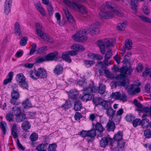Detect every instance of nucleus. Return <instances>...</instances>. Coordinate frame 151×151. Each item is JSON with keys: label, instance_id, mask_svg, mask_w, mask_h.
I'll use <instances>...</instances> for the list:
<instances>
[{"label": "nucleus", "instance_id": "nucleus-1", "mask_svg": "<svg viewBox=\"0 0 151 151\" xmlns=\"http://www.w3.org/2000/svg\"><path fill=\"white\" fill-rule=\"evenodd\" d=\"M119 72L122 73L117 75L115 79L116 80L119 81L118 84L120 86H124L126 89L129 86V82L125 75H130L132 72V69L130 67L128 68L124 66L120 69Z\"/></svg>", "mask_w": 151, "mask_h": 151}, {"label": "nucleus", "instance_id": "nucleus-2", "mask_svg": "<svg viewBox=\"0 0 151 151\" xmlns=\"http://www.w3.org/2000/svg\"><path fill=\"white\" fill-rule=\"evenodd\" d=\"M36 32L37 35L45 41H46L51 43L54 42L53 39L50 37L47 34L44 33L42 31L43 27L39 23L35 24Z\"/></svg>", "mask_w": 151, "mask_h": 151}, {"label": "nucleus", "instance_id": "nucleus-3", "mask_svg": "<svg viewBox=\"0 0 151 151\" xmlns=\"http://www.w3.org/2000/svg\"><path fill=\"white\" fill-rule=\"evenodd\" d=\"M63 2L65 5L75 10L78 9L79 12L83 15H86L87 13L86 8L80 4L69 0H63Z\"/></svg>", "mask_w": 151, "mask_h": 151}, {"label": "nucleus", "instance_id": "nucleus-4", "mask_svg": "<svg viewBox=\"0 0 151 151\" xmlns=\"http://www.w3.org/2000/svg\"><path fill=\"white\" fill-rule=\"evenodd\" d=\"M89 33V31L86 29L79 31L73 36V40L78 42H83L86 41L87 39V37L85 36L86 34Z\"/></svg>", "mask_w": 151, "mask_h": 151}, {"label": "nucleus", "instance_id": "nucleus-5", "mask_svg": "<svg viewBox=\"0 0 151 151\" xmlns=\"http://www.w3.org/2000/svg\"><path fill=\"white\" fill-rule=\"evenodd\" d=\"M97 91V87L94 86H93L91 87H89L87 89L84 88V90H83L84 95L81 97V99L84 101H89L91 100L92 98V96L90 95V94L92 92H96Z\"/></svg>", "mask_w": 151, "mask_h": 151}, {"label": "nucleus", "instance_id": "nucleus-6", "mask_svg": "<svg viewBox=\"0 0 151 151\" xmlns=\"http://www.w3.org/2000/svg\"><path fill=\"white\" fill-rule=\"evenodd\" d=\"M105 4L108 9H111V11L114 12L116 14L120 17L123 16V14L121 11L118 10L117 9L116 6L112 4L111 2L107 1L106 2Z\"/></svg>", "mask_w": 151, "mask_h": 151}, {"label": "nucleus", "instance_id": "nucleus-7", "mask_svg": "<svg viewBox=\"0 0 151 151\" xmlns=\"http://www.w3.org/2000/svg\"><path fill=\"white\" fill-rule=\"evenodd\" d=\"M113 142L112 139L108 136L102 138L100 141V145L101 147H105L108 144L111 146Z\"/></svg>", "mask_w": 151, "mask_h": 151}, {"label": "nucleus", "instance_id": "nucleus-8", "mask_svg": "<svg viewBox=\"0 0 151 151\" xmlns=\"http://www.w3.org/2000/svg\"><path fill=\"white\" fill-rule=\"evenodd\" d=\"M121 143H116L113 142L111 145V148L113 151H122L124 148L125 145Z\"/></svg>", "mask_w": 151, "mask_h": 151}, {"label": "nucleus", "instance_id": "nucleus-9", "mask_svg": "<svg viewBox=\"0 0 151 151\" xmlns=\"http://www.w3.org/2000/svg\"><path fill=\"white\" fill-rule=\"evenodd\" d=\"M111 97L116 99L119 100L123 102L126 101L127 100V96L124 93H123L122 95L118 92L113 93L111 95Z\"/></svg>", "mask_w": 151, "mask_h": 151}, {"label": "nucleus", "instance_id": "nucleus-10", "mask_svg": "<svg viewBox=\"0 0 151 151\" xmlns=\"http://www.w3.org/2000/svg\"><path fill=\"white\" fill-rule=\"evenodd\" d=\"M100 23L99 22H96L91 25L88 28L86 29L87 31L89 32V33L92 32V34H96L99 31V27L100 26Z\"/></svg>", "mask_w": 151, "mask_h": 151}, {"label": "nucleus", "instance_id": "nucleus-11", "mask_svg": "<svg viewBox=\"0 0 151 151\" xmlns=\"http://www.w3.org/2000/svg\"><path fill=\"white\" fill-rule=\"evenodd\" d=\"M123 133L122 131H119L116 133L113 137V139L115 141V142L116 143H121L123 142V144H125V142L122 138Z\"/></svg>", "mask_w": 151, "mask_h": 151}, {"label": "nucleus", "instance_id": "nucleus-12", "mask_svg": "<svg viewBox=\"0 0 151 151\" xmlns=\"http://www.w3.org/2000/svg\"><path fill=\"white\" fill-rule=\"evenodd\" d=\"M63 11L69 23L70 24H75V20L68 10L66 8H64L63 9Z\"/></svg>", "mask_w": 151, "mask_h": 151}, {"label": "nucleus", "instance_id": "nucleus-13", "mask_svg": "<svg viewBox=\"0 0 151 151\" xmlns=\"http://www.w3.org/2000/svg\"><path fill=\"white\" fill-rule=\"evenodd\" d=\"M114 13L111 11H104L101 10L99 14L101 18L103 19H107L113 17L114 16Z\"/></svg>", "mask_w": 151, "mask_h": 151}, {"label": "nucleus", "instance_id": "nucleus-14", "mask_svg": "<svg viewBox=\"0 0 151 151\" xmlns=\"http://www.w3.org/2000/svg\"><path fill=\"white\" fill-rule=\"evenodd\" d=\"M38 79L39 78H46L47 76V73L46 70L43 68H40L37 70Z\"/></svg>", "mask_w": 151, "mask_h": 151}, {"label": "nucleus", "instance_id": "nucleus-15", "mask_svg": "<svg viewBox=\"0 0 151 151\" xmlns=\"http://www.w3.org/2000/svg\"><path fill=\"white\" fill-rule=\"evenodd\" d=\"M140 89L136 85H133L128 90V92L131 95L135 94L139 92Z\"/></svg>", "mask_w": 151, "mask_h": 151}, {"label": "nucleus", "instance_id": "nucleus-16", "mask_svg": "<svg viewBox=\"0 0 151 151\" xmlns=\"http://www.w3.org/2000/svg\"><path fill=\"white\" fill-rule=\"evenodd\" d=\"M35 5L36 9L39 11L41 14L42 16L45 17L46 14L45 9L43 8L40 2L37 1L35 4Z\"/></svg>", "mask_w": 151, "mask_h": 151}, {"label": "nucleus", "instance_id": "nucleus-17", "mask_svg": "<svg viewBox=\"0 0 151 151\" xmlns=\"http://www.w3.org/2000/svg\"><path fill=\"white\" fill-rule=\"evenodd\" d=\"M109 60V59L105 58L103 60V63L101 61L98 62L97 66L102 69L105 67V65L106 66L110 65H111V63L110 61Z\"/></svg>", "mask_w": 151, "mask_h": 151}, {"label": "nucleus", "instance_id": "nucleus-18", "mask_svg": "<svg viewBox=\"0 0 151 151\" xmlns=\"http://www.w3.org/2000/svg\"><path fill=\"white\" fill-rule=\"evenodd\" d=\"M58 52L55 51L48 54L46 56L47 61L56 60L57 59V56Z\"/></svg>", "mask_w": 151, "mask_h": 151}, {"label": "nucleus", "instance_id": "nucleus-19", "mask_svg": "<svg viewBox=\"0 0 151 151\" xmlns=\"http://www.w3.org/2000/svg\"><path fill=\"white\" fill-rule=\"evenodd\" d=\"M134 104L136 106L137 108L135 109V110L137 111L139 115H141V112H142V104L141 103L139 102L136 99L134 100Z\"/></svg>", "mask_w": 151, "mask_h": 151}, {"label": "nucleus", "instance_id": "nucleus-20", "mask_svg": "<svg viewBox=\"0 0 151 151\" xmlns=\"http://www.w3.org/2000/svg\"><path fill=\"white\" fill-rule=\"evenodd\" d=\"M12 3L5 2L4 7V12L6 15H8L11 12Z\"/></svg>", "mask_w": 151, "mask_h": 151}, {"label": "nucleus", "instance_id": "nucleus-21", "mask_svg": "<svg viewBox=\"0 0 151 151\" xmlns=\"http://www.w3.org/2000/svg\"><path fill=\"white\" fill-rule=\"evenodd\" d=\"M28 74L29 77L33 80H36L38 79L37 70L35 69L30 70L29 71Z\"/></svg>", "mask_w": 151, "mask_h": 151}, {"label": "nucleus", "instance_id": "nucleus-22", "mask_svg": "<svg viewBox=\"0 0 151 151\" xmlns=\"http://www.w3.org/2000/svg\"><path fill=\"white\" fill-rule=\"evenodd\" d=\"M63 71V66L61 65H57L53 70V72L55 74L60 75L61 74Z\"/></svg>", "mask_w": 151, "mask_h": 151}, {"label": "nucleus", "instance_id": "nucleus-23", "mask_svg": "<svg viewBox=\"0 0 151 151\" xmlns=\"http://www.w3.org/2000/svg\"><path fill=\"white\" fill-rule=\"evenodd\" d=\"M17 124H13L11 128V134L14 138L17 137L18 135L17 134V132L18 130Z\"/></svg>", "mask_w": 151, "mask_h": 151}, {"label": "nucleus", "instance_id": "nucleus-24", "mask_svg": "<svg viewBox=\"0 0 151 151\" xmlns=\"http://www.w3.org/2000/svg\"><path fill=\"white\" fill-rule=\"evenodd\" d=\"M10 113L16 116L21 113V107L15 106L12 108L10 111Z\"/></svg>", "mask_w": 151, "mask_h": 151}, {"label": "nucleus", "instance_id": "nucleus-25", "mask_svg": "<svg viewBox=\"0 0 151 151\" xmlns=\"http://www.w3.org/2000/svg\"><path fill=\"white\" fill-rule=\"evenodd\" d=\"M16 79L17 82L20 84L25 81L26 78L23 74L20 73L17 75Z\"/></svg>", "mask_w": 151, "mask_h": 151}, {"label": "nucleus", "instance_id": "nucleus-26", "mask_svg": "<svg viewBox=\"0 0 151 151\" xmlns=\"http://www.w3.org/2000/svg\"><path fill=\"white\" fill-rule=\"evenodd\" d=\"M71 48L75 51H76L78 53V51H83L84 49L83 46L79 44H74L71 46Z\"/></svg>", "mask_w": 151, "mask_h": 151}, {"label": "nucleus", "instance_id": "nucleus-27", "mask_svg": "<svg viewBox=\"0 0 151 151\" xmlns=\"http://www.w3.org/2000/svg\"><path fill=\"white\" fill-rule=\"evenodd\" d=\"M88 137H89L87 138V140L88 142L92 141L93 140L92 137L96 136V131L95 129H92L91 130L88 131Z\"/></svg>", "mask_w": 151, "mask_h": 151}, {"label": "nucleus", "instance_id": "nucleus-28", "mask_svg": "<svg viewBox=\"0 0 151 151\" xmlns=\"http://www.w3.org/2000/svg\"><path fill=\"white\" fill-rule=\"evenodd\" d=\"M69 98L73 99H76L78 96L77 91L75 90H72L68 92Z\"/></svg>", "mask_w": 151, "mask_h": 151}, {"label": "nucleus", "instance_id": "nucleus-29", "mask_svg": "<svg viewBox=\"0 0 151 151\" xmlns=\"http://www.w3.org/2000/svg\"><path fill=\"white\" fill-rule=\"evenodd\" d=\"M104 40V44L107 47L113 46L114 43V40L113 39H107Z\"/></svg>", "mask_w": 151, "mask_h": 151}, {"label": "nucleus", "instance_id": "nucleus-30", "mask_svg": "<svg viewBox=\"0 0 151 151\" xmlns=\"http://www.w3.org/2000/svg\"><path fill=\"white\" fill-rule=\"evenodd\" d=\"M106 86L103 84H100L99 88L98 93L101 95L107 94V92L106 91Z\"/></svg>", "mask_w": 151, "mask_h": 151}, {"label": "nucleus", "instance_id": "nucleus-31", "mask_svg": "<svg viewBox=\"0 0 151 151\" xmlns=\"http://www.w3.org/2000/svg\"><path fill=\"white\" fill-rule=\"evenodd\" d=\"M127 24V22L124 21L122 23L118 24L116 27V29L119 31L124 30L125 29L126 27Z\"/></svg>", "mask_w": 151, "mask_h": 151}, {"label": "nucleus", "instance_id": "nucleus-32", "mask_svg": "<svg viewBox=\"0 0 151 151\" xmlns=\"http://www.w3.org/2000/svg\"><path fill=\"white\" fill-rule=\"evenodd\" d=\"M25 118L26 115L24 114L21 113L16 116L15 119L17 122H20L25 119Z\"/></svg>", "mask_w": 151, "mask_h": 151}, {"label": "nucleus", "instance_id": "nucleus-33", "mask_svg": "<svg viewBox=\"0 0 151 151\" xmlns=\"http://www.w3.org/2000/svg\"><path fill=\"white\" fill-rule=\"evenodd\" d=\"M36 148L38 151H45L47 148V145L45 143L40 144L37 146Z\"/></svg>", "mask_w": 151, "mask_h": 151}, {"label": "nucleus", "instance_id": "nucleus-34", "mask_svg": "<svg viewBox=\"0 0 151 151\" xmlns=\"http://www.w3.org/2000/svg\"><path fill=\"white\" fill-rule=\"evenodd\" d=\"M70 55L66 51L63 52L62 53V58L68 63L71 62V60L69 57Z\"/></svg>", "mask_w": 151, "mask_h": 151}, {"label": "nucleus", "instance_id": "nucleus-35", "mask_svg": "<svg viewBox=\"0 0 151 151\" xmlns=\"http://www.w3.org/2000/svg\"><path fill=\"white\" fill-rule=\"evenodd\" d=\"M106 109V114L109 117H112L114 114L115 111L111 107L108 108Z\"/></svg>", "mask_w": 151, "mask_h": 151}, {"label": "nucleus", "instance_id": "nucleus-36", "mask_svg": "<svg viewBox=\"0 0 151 151\" xmlns=\"http://www.w3.org/2000/svg\"><path fill=\"white\" fill-rule=\"evenodd\" d=\"M22 127L24 130L26 131L30 127V125L28 121H25L22 124Z\"/></svg>", "mask_w": 151, "mask_h": 151}, {"label": "nucleus", "instance_id": "nucleus-37", "mask_svg": "<svg viewBox=\"0 0 151 151\" xmlns=\"http://www.w3.org/2000/svg\"><path fill=\"white\" fill-rule=\"evenodd\" d=\"M14 32L15 33L19 34V35L20 36L21 34V32L20 26L18 22H16L14 25Z\"/></svg>", "mask_w": 151, "mask_h": 151}, {"label": "nucleus", "instance_id": "nucleus-38", "mask_svg": "<svg viewBox=\"0 0 151 151\" xmlns=\"http://www.w3.org/2000/svg\"><path fill=\"white\" fill-rule=\"evenodd\" d=\"M6 127L7 124L5 122L2 121L0 122V128L3 132L4 135L6 134Z\"/></svg>", "mask_w": 151, "mask_h": 151}, {"label": "nucleus", "instance_id": "nucleus-39", "mask_svg": "<svg viewBox=\"0 0 151 151\" xmlns=\"http://www.w3.org/2000/svg\"><path fill=\"white\" fill-rule=\"evenodd\" d=\"M82 106L81 102L78 101L75 103L74 108L75 110L76 111H78L80 110Z\"/></svg>", "mask_w": 151, "mask_h": 151}, {"label": "nucleus", "instance_id": "nucleus-40", "mask_svg": "<svg viewBox=\"0 0 151 151\" xmlns=\"http://www.w3.org/2000/svg\"><path fill=\"white\" fill-rule=\"evenodd\" d=\"M77 84L79 86L83 87V90H84V88L86 89H87L88 88L90 87H87L86 86L87 83L86 81H79L78 82Z\"/></svg>", "mask_w": 151, "mask_h": 151}, {"label": "nucleus", "instance_id": "nucleus-41", "mask_svg": "<svg viewBox=\"0 0 151 151\" xmlns=\"http://www.w3.org/2000/svg\"><path fill=\"white\" fill-rule=\"evenodd\" d=\"M142 10L144 13L146 15H148L150 13V11L148 8L147 5V3L145 2L144 4Z\"/></svg>", "mask_w": 151, "mask_h": 151}, {"label": "nucleus", "instance_id": "nucleus-42", "mask_svg": "<svg viewBox=\"0 0 151 151\" xmlns=\"http://www.w3.org/2000/svg\"><path fill=\"white\" fill-rule=\"evenodd\" d=\"M11 98L14 99H18L20 97L19 93L18 91H15L14 89L11 93Z\"/></svg>", "mask_w": 151, "mask_h": 151}, {"label": "nucleus", "instance_id": "nucleus-43", "mask_svg": "<svg viewBox=\"0 0 151 151\" xmlns=\"http://www.w3.org/2000/svg\"><path fill=\"white\" fill-rule=\"evenodd\" d=\"M22 105L24 108H28L32 106L31 104L28 99H26L22 102Z\"/></svg>", "mask_w": 151, "mask_h": 151}, {"label": "nucleus", "instance_id": "nucleus-44", "mask_svg": "<svg viewBox=\"0 0 151 151\" xmlns=\"http://www.w3.org/2000/svg\"><path fill=\"white\" fill-rule=\"evenodd\" d=\"M94 63L95 61L93 60H84V64L87 68H89L91 67Z\"/></svg>", "mask_w": 151, "mask_h": 151}, {"label": "nucleus", "instance_id": "nucleus-45", "mask_svg": "<svg viewBox=\"0 0 151 151\" xmlns=\"http://www.w3.org/2000/svg\"><path fill=\"white\" fill-rule=\"evenodd\" d=\"M138 0H131V7L134 11L136 10V7L137 5Z\"/></svg>", "mask_w": 151, "mask_h": 151}, {"label": "nucleus", "instance_id": "nucleus-46", "mask_svg": "<svg viewBox=\"0 0 151 151\" xmlns=\"http://www.w3.org/2000/svg\"><path fill=\"white\" fill-rule=\"evenodd\" d=\"M107 127L109 131H113L115 129L114 124L111 122H109L107 124Z\"/></svg>", "mask_w": 151, "mask_h": 151}, {"label": "nucleus", "instance_id": "nucleus-47", "mask_svg": "<svg viewBox=\"0 0 151 151\" xmlns=\"http://www.w3.org/2000/svg\"><path fill=\"white\" fill-rule=\"evenodd\" d=\"M132 124L134 127H136L142 124V120L139 119H136L133 121Z\"/></svg>", "mask_w": 151, "mask_h": 151}, {"label": "nucleus", "instance_id": "nucleus-48", "mask_svg": "<svg viewBox=\"0 0 151 151\" xmlns=\"http://www.w3.org/2000/svg\"><path fill=\"white\" fill-rule=\"evenodd\" d=\"M132 41L127 40L126 41L125 46L127 49L128 50L131 49L132 47Z\"/></svg>", "mask_w": 151, "mask_h": 151}, {"label": "nucleus", "instance_id": "nucleus-49", "mask_svg": "<svg viewBox=\"0 0 151 151\" xmlns=\"http://www.w3.org/2000/svg\"><path fill=\"white\" fill-rule=\"evenodd\" d=\"M96 129L99 132H102L104 130V128L103 127L101 124L99 122L97 123L95 126Z\"/></svg>", "mask_w": 151, "mask_h": 151}, {"label": "nucleus", "instance_id": "nucleus-50", "mask_svg": "<svg viewBox=\"0 0 151 151\" xmlns=\"http://www.w3.org/2000/svg\"><path fill=\"white\" fill-rule=\"evenodd\" d=\"M45 61H47L46 56L39 57L36 59V62L38 63H40Z\"/></svg>", "mask_w": 151, "mask_h": 151}, {"label": "nucleus", "instance_id": "nucleus-51", "mask_svg": "<svg viewBox=\"0 0 151 151\" xmlns=\"http://www.w3.org/2000/svg\"><path fill=\"white\" fill-rule=\"evenodd\" d=\"M72 106V104L69 101H66L65 103L62 106V107L64 109H69Z\"/></svg>", "mask_w": 151, "mask_h": 151}, {"label": "nucleus", "instance_id": "nucleus-52", "mask_svg": "<svg viewBox=\"0 0 151 151\" xmlns=\"http://www.w3.org/2000/svg\"><path fill=\"white\" fill-rule=\"evenodd\" d=\"M144 134L146 138H150L151 137V131L150 129H146L144 132Z\"/></svg>", "mask_w": 151, "mask_h": 151}, {"label": "nucleus", "instance_id": "nucleus-53", "mask_svg": "<svg viewBox=\"0 0 151 151\" xmlns=\"http://www.w3.org/2000/svg\"><path fill=\"white\" fill-rule=\"evenodd\" d=\"M101 105L105 109H107L109 108L108 102L106 100H103L100 102Z\"/></svg>", "mask_w": 151, "mask_h": 151}, {"label": "nucleus", "instance_id": "nucleus-54", "mask_svg": "<svg viewBox=\"0 0 151 151\" xmlns=\"http://www.w3.org/2000/svg\"><path fill=\"white\" fill-rule=\"evenodd\" d=\"M38 135L35 133H33L31 134L30 137V139L32 141H36L38 139Z\"/></svg>", "mask_w": 151, "mask_h": 151}, {"label": "nucleus", "instance_id": "nucleus-55", "mask_svg": "<svg viewBox=\"0 0 151 151\" xmlns=\"http://www.w3.org/2000/svg\"><path fill=\"white\" fill-rule=\"evenodd\" d=\"M37 47V45L35 43H33L32 45L31 48L30 50L29 54L32 55L35 52H36V48Z\"/></svg>", "mask_w": 151, "mask_h": 151}, {"label": "nucleus", "instance_id": "nucleus-56", "mask_svg": "<svg viewBox=\"0 0 151 151\" xmlns=\"http://www.w3.org/2000/svg\"><path fill=\"white\" fill-rule=\"evenodd\" d=\"M105 73L106 75V76L111 79H114V76L111 73L109 72L107 70L105 71Z\"/></svg>", "mask_w": 151, "mask_h": 151}, {"label": "nucleus", "instance_id": "nucleus-57", "mask_svg": "<svg viewBox=\"0 0 151 151\" xmlns=\"http://www.w3.org/2000/svg\"><path fill=\"white\" fill-rule=\"evenodd\" d=\"M57 145L55 144H52L49 145L47 149L49 151H55Z\"/></svg>", "mask_w": 151, "mask_h": 151}, {"label": "nucleus", "instance_id": "nucleus-58", "mask_svg": "<svg viewBox=\"0 0 151 151\" xmlns=\"http://www.w3.org/2000/svg\"><path fill=\"white\" fill-rule=\"evenodd\" d=\"M14 116V115L10 113H10L6 114V118L7 121L10 122L13 120Z\"/></svg>", "mask_w": 151, "mask_h": 151}, {"label": "nucleus", "instance_id": "nucleus-59", "mask_svg": "<svg viewBox=\"0 0 151 151\" xmlns=\"http://www.w3.org/2000/svg\"><path fill=\"white\" fill-rule=\"evenodd\" d=\"M27 43V38L26 37H23L20 40L19 44L21 46H24Z\"/></svg>", "mask_w": 151, "mask_h": 151}, {"label": "nucleus", "instance_id": "nucleus-60", "mask_svg": "<svg viewBox=\"0 0 151 151\" xmlns=\"http://www.w3.org/2000/svg\"><path fill=\"white\" fill-rule=\"evenodd\" d=\"M112 51L110 50L108 51L105 55V58L110 59L112 55Z\"/></svg>", "mask_w": 151, "mask_h": 151}, {"label": "nucleus", "instance_id": "nucleus-61", "mask_svg": "<svg viewBox=\"0 0 151 151\" xmlns=\"http://www.w3.org/2000/svg\"><path fill=\"white\" fill-rule=\"evenodd\" d=\"M151 73V68H147L143 72L142 76L145 77L147 76L149 74Z\"/></svg>", "mask_w": 151, "mask_h": 151}, {"label": "nucleus", "instance_id": "nucleus-62", "mask_svg": "<svg viewBox=\"0 0 151 151\" xmlns=\"http://www.w3.org/2000/svg\"><path fill=\"white\" fill-rule=\"evenodd\" d=\"M74 117L76 120H79L82 117V115L81 113L78 112H77L74 115Z\"/></svg>", "mask_w": 151, "mask_h": 151}, {"label": "nucleus", "instance_id": "nucleus-63", "mask_svg": "<svg viewBox=\"0 0 151 151\" xmlns=\"http://www.w3.org/2000/svg\"><path fill=\"white\" fill-rule=\"evenodd\" d=\"M150 125L149 122L147 121L146 119H142V127L143 128H146L148 127V125Z\"/></svg>", "mask_w": 151, "mask_h": 151}, {"label": "nucleus", "instance_id": "nucleus-64", "mask_svg": "<svg viewBox=\"0 0 151 151\" xmlns=\"http://www.w3.org/2000/svg\"><path fill=\"white\" fill-rule=\"evenodd\" d=\"M23 51L22 50H19L17 52L15 56L16 58H19L21 57L23 55Z\"/></svg>", "mask_w": 151, "mask_h": 151}]
</instances>
